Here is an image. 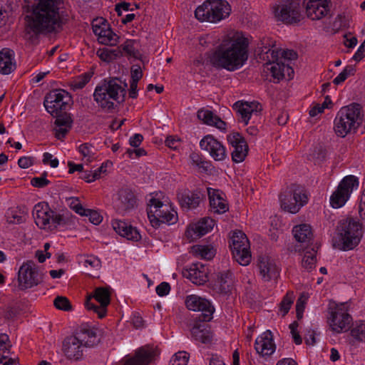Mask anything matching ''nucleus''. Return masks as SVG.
<instances>
[{"label": "nucleus", "instance_id": "obj_1", "mask_svg": "<svg viewBox=\"0 0 365 365\" xmlns=\"http://www.w3.org/2000/svg\"><path fill=\"white\" fill-rule=\"evenodd\" d=\"M62 0H38L26 3V34L34 41L39 35H47L61 29L68 19L61 15Z\"/></svg>", "mask_w": 365, "mask_h": 365}, {"label": "nucleus", "instance_id": "obj_2", "mask_svg": "<svg viewBox=\"0 0 365 365\" xmlns=\"http://www.w3.org/2000/svg\"><path fill=\"white\" fill-rule=\"evenodd\" d=\"M249 40L239 31L225 36L212 53L211 64L218 68L235 71L242 68L248 59Z\"/></svg>", "mask_w": 365, "mask_h": 365}, {"label": "nucleus", "instance_id": "obj_3", "mask_svg": "<svg viewBox=\"0 0 365 365\" xmlns=\"http://www.w3.org/2000/svg\"><path fill=\"white\" fill-rule=\"evenodd\" d=\"M127 84L122 86L118 78L104 80L95 89L94 101L103 109L111 110L124 101Z\"/></svg>", "mask_w": 365, "mask_h": 365}, {"label": "nucleus", "instance_id": "obj_4", "mask_svg": "<svg viewBox=\"0 0 365 365\" xmlns=\"http://www.w3.org/2000/svg\"><path fill=\"white\" fill-rule=\"evenodd\" d=\"M341 250H351L361 242L363 237V225L357 219L346 217L338 222L336 227Z\"/></svg>", "mask_w": 365, "mask_h": 365}, {"label": "nucleus", "instance_id": "obj_5", "mask_svg": "<svg viewBox=\"0 0 365 365\" xmlns=\"http://www.w3.org/2000/svg\"><path fill=\"white\" fill-rule=\"evenodd\" d=\"M334 123L337 136L344 138L349 133L356 132L361 123L359 104L352 103L342 107L338 111Z\"/></svg>", "mask_w": 365, "mask_h": 365}, {"label": "nucleus", "instance_id": "obj_6", "mask_svg": "<svg viewBox=\"0 0 365 365\" xmlns=\"http://www.w3.org/2000/svg\"><path fill=\"white\" fill-rule=\"evenodd\" d=\"M231 6L225 0H206L195 11L197 19L203 22L217 23L227 18Z\"/></svg>", "mask_w": 365, "mask_h": 365}, {"label": "nucleus", "instance_id": "obj_7", "mask_svg": "<svg viewBox=\"0 0 365 365\" xmlns=\"http://www.w3.org/2000/svg\"><path fill=\"white\" fill-rule=\"evenodd\" d=\"M148 217L153 227H158L162 223L174 224L178 220L177 212L168 202L152 197L148 202Z\"/></svg>", "mask_w": 365, "mask_h": 365}, {"label": "nucleus", "instance_id": "obj_8", "mask_svg": "<svg viewBox=\"0 0 365 365\" xmlns=\"http://www.w3.org/2000/svg\"><path fill=\"white\" fill-rule=\"evenodd\" d=\"M327 322L331 330L336 333L348 331L351 328L352 317L349 314L347 303H329Z\"/></svg>", "mask_w": 365, "mask_h": 365}, {"label": "nucleus", "instance_id": "obj_9", "mask_svg": "<svg viewBox=\"0 0 365 365\" xmlns=\"http://www.w3.org/2000/svg\"><path fill=\"white\" fill-rule=\"evenodd\" d=\"M33 215L36 225L43 230H53L65 223L63 215L51 210L45 202H39L34 206Z\"/></svg>", "mask_w": 365, "mask_h": 365}, {"label": "nucleus", "instance_id": "obj_10", "mask_svg": "<svg viewBox=\"0 0 365 365\" xmlns=\"http://www.w3.org/2000/svg\"><path fill=\"white\" fill-rule=\"evenodd\" d=\"M230 247L235 259L241 265L246 266L251 262L250 242L247 235L240 230L233 232Z\"/></svg>", "mask_w": 365, "mask_h": 365}, {"label": "nucleus", "instance_id": "obj_11", "mask_svg": "<svg viewBox=\"0 0 365 365\" xmlns=\"http://www.w3.org/2000/svg\"><path fill=\"white\" fill-rule=\"evenodd\" d=\"M18 288L26 290L37 286L41 282L37 264L32 260L24 262L18 272Z\"/></svg>", "mask_w": 365, "mask_h": 365}, {"label": "nucleus", "instance_id": "obj_12", "mask_svg": "<svg viewBox=\"0 0 365 365\" xmlns=\"http://www.w3.org/2000/svg\"><path fill=\"white\" fill-rule=\"evenodd\" d=\"M359 186V180L354 175L344 177L336 190L330 197V204L333 208L341 207L349 200L354 189Z\"/></svg>", "mask_w": 365, "mask_h": 365}, {"label": "nucleus", "instance_id": "obj_13", "mask_svg": "<svg viewBox=\"0 0 365 365\" xmlns=\"http://www.w3.org/2000/svg\"><path fill=\"white\" fill-rule=\"evenodd\" d=\"M71 100V97L67 91L61 89L53 90L46 94L43 105L52 116H56L68 108Z\"/></svg>", "mask_w": 365, "mask_h": 365}, {"label": "nucleus", "instance_id": "obj_14", "mask_svg": "<svg viewBox=\"0 0 365 365\" xmlns=\"http://www.w3.org/2000/svg\"><path fill=\"white\" fill-rule=\"evenodd\" d=\"M281 207L285 211L295 214L308 202V196L302 189L287 190L279 195Z\"/></svg>", "mask_w": 365, "mask_h": 365}, {"label": "nucleus", "instance_id": "obj_15", "mask_svg": "<svg viewBox=\"0 0 365 365\" xmlns=\"http://www.w3.org/2000/svg\"><path fill=\"white\" fill-rule=\"evenodd\" d=\"M278 21L286 24H295L300 21V4L298 0H287L284 4L277 6L274 10Z\"/></svg>", "mask_w": 365, "mask_h": 365}, {"label": "nucleus", "instance_id": "obj_16", "mask_svg": "<svg viewBox=\"0 0 365 365\" xmlns=\"http://www.w3.org/2000/svg\"><path fill=\"white\" fill-rule=\"evenodd\" d=\"M188 309L195 312H201L197 317L200 322H210L212 319L214 307L210 302L197 295L188 296L185 300Z\"/></svg>", "mask_w": 365, "mask_h": 365}, {"label": "nucleus", "instance_id": "obj_17", "mask_svg": "<svg viewBox=\"0 0 365 365\" xmlns=\"http://www.w3.org/2000/svg\"><path fill=\"white\" fill-rule=\"evenodd\" d=\"M156 347L145 345L137 349L132 356H126L123 365H148L158 356Z\"/></svg>", "mask_w": 365, "mask_h": 365}, {"label": "nucleus", "instance_id": "obj_18", "mask_svg": "<svg viewBox=\"0 0 365 365\" xmlns=\"http://www.w3.org/2000/svg\"><path fill=\"white\" fill-rule=\"evenodd\" d=\"M93 297L100 303V306L96 305L91 302V297H88L85 305L88 310H93L100 319L103 318L106 314V307L110 302V293L108 288L98 287L94 291Z\"/></svg>", "mask_w": 365, "mask_h": 365}, {"label": "nucleus", "instance_id": "obj_19", "mask_svg": "<svg viewBox=\"0 0 365 365\" xmlns=\"http://www.w3.org/2000/svg\"><path fill=\"white\" fill-rule=\"evenodd\" d=\"M227 140L232 147V160L237 163L245 160L248 153V145L244 137L239 133H232L227 135Z\"/></svg>", "mask_w": 365, "mask_h": 365}, {"label": "nucleus", "instance_id": "obj_20", "mask_svg": "<svg viewBox=\"0 0 365 365\" xmlns=\"http://www.w3.org/2000/svg\"><path fill=\"white\" fill-rule=\"evenodd\" d=\"M306 14L312 20H319L330 12V0H304Z\"/></svg>", "mask_w": 365, "mask_h": 365}, {"label": "nucleus", "instance_id": "obj_21", "mask_svg": "<svg viewBox=\"0 0 365 365\" xmlns=\"http://www.w3.org/2000/svg\"><path fill=\"white\" fill-rule=\"evenodd\" d=\"M202 150L209 153L210 155L216 161L224 160L227 158V151L221 142L212 135L205 136L200 142Z\"/></svg>", "mask_w": 365, "mask_h": 365}, {"label": "nucleus", "instance_id": "obj_22", "mask_svg": "<svg viewBox=\"0 0 365 365\" xmlns=\"http://www.w3.org/2000/svg\"><path fill=\"white\" fill-rule=\"evenodd\" d=\"M135 203L136 198L134 193L127 187L119 190L113 200V207L120 214H124L133 209Z\"/></svg>", "mask_w": 365, "mask_h": 365}, {"label": "nucleus", "instance_id": "obj_23", "mask_svg": "<svg viewBox=\"0 0 365 365\" xmlns=\"http://www.w3.org/2000/svg\"><path fill=\"white\" fill-rule=\"evenodd\" d=\"M233 109L237 112L239 121L247 125L252 115H257L262 110V106L256 102L239 101L234 103Z\"/></svg>", "mask_w": 365, "mask_h": 365}, {"label": "nucleus", "instance_id": "obj_24", "mask_svg": "<svg viewBox=\"0 0 365 365\" xmlns=\"http://www.w3.org/2000/svg\"><path fill=\"white\" fill-rule=\"evenodd\" d=\"M73 335L78 341L81 342L85 349L93 347L100 341L96 330L87 324H81Z\"/></svg>", "mask_w": 365, "mask_h": 365}, {"label": "nucleus", "instance_id": "obj_25", "mask_svg": "<svg viewBox=\"0 0 365 365\" xmlns=\"http://www.w3.org/2000/svg\"><path fill=\"white\" fill-rule=\"evenodd\" d=\"M208 269L202 263H193L184 268L182 275L197 285L204 284L208 280Z\"/></svg>", "mask_w": 365, "mask_h": 365}, {"label": "nucleus", "instance_id": "obj_26", "mask_svg": "<svg viewBox=\"0 0 365 365\" xmlns=\"http://www.w3.org/2000/svg\"><path fill=\"white\" fill-rule=\"evenodd\" d=\"M258 267L259 273L264 282H269L277 278L279 274V269L276 262L272 257L267 255L259 257Z\"/></svg>", "mask_w": 365, "mask_h": 365}, {"label": "nucleus", "instance_id": "obj_27", "mask_svg": "<svg viewBox=\"0 0 365 365\" xmlns=\"http://www.w3.org/2000/svg\"><path fill=\"white\" fill-rule=\"evenodd\" d=\"M215 225V221L210 217L202 218L197 223L190 225L186 232V237L190 241H194L211 231Z\"/></svg>", "mask_w": 365, "mask_h": 365}, {"label": "nucleus", "instance_id": "obj_28", "mask_svg": "<svg viewBox=\"0 0 365 365\" xmlns=\"http://www.w3.org/2000/svg\"><path fill=\"white\" fill-rule=\"evenodd\" d=\"M84 349L81 342L78 341L73 335L66 337L63 341V353L69 360H80L83 357Z\"/></svg>", "mask_w": 365, "mask_h": 365}, {"label": "nucleus", "instance_id": "obj_29", "mask_svg": "<svg viewBox=\"0 0 365 365\" xmlns=\"http://www.w3.org/2000/svg\"><path fill=\"white\" fill-rule=\"evenodd\" d=\"M102 22L93 23V31L98 36V41L100 43L104 45L113 46L118 42V37L108 27L105 20L101 19Z\"/></svg>", "mask_w": 365, "mask_h": 365}, {"label": "nucleus", "instance_id": "obj_30", "mask_svg": "<svg viewBox=\"0 0 365 365\" xmlns=\"http://www.w3.org/2000/svg\"><path fill=\"white\" fill-rule=\"evenodd\" d=\"M207 194L210 200V212L217 214H223L228 210V203L224 198V194L221 190L208 187Z\"/></svg>", "mask_w": 365, "mask_h": 365}, {"label": "nucleus", "instance_id": "obj_31", "mask_svg": "<svg viewBox=\"0 0 365 365\" xmlns=\"http://www.w3.org/2000/svg\"><path fill=\"white\" fill-rule=\"evenodd\" d=\"M255 348L257 352L262 356H270L274 352L276 346L273 341L272 334L269 330L266 331L256 339Z\"/></svg>", "mask_w": 365, "mask_h": 365}, {"label": "nucleus", "instance_id": "obj_32", "mask_svg": "<svg viewBox=\"0 0 365 365\" xmlns=\"http://www.w3.org/2000/svg\"><path fill=\"white\" fill-rule=\"evenodd\" d=\"M112 226L118 235L129 240L137 242L141 238L138 230L125 221L114 220L112 221Z\"/></svg>", "mask_w": 365, "mask_h": 365}, {"label": "nucleus", "instance_id": "obj_33", "mask_svg": "<svg viewBox=\"0 0 365 365\" xmlns=\"http://www.w3.org/2000/svg\"><path fill=\"white\" fill-rule=\"evenodd\" d=\"M112 226L118 235L129 240L137 242L141 238L138 230L125 221L114 220L112 221Z\"/></svg>", "mask_w": 365, "mask_h": 365}, {"label": "nucleus", "instance_id": "obj_34", "mask_svg": "<svg viewBox=\"0 0 365 365\" xmlns=\"http://www.w3.org/2000/svg\"><path fill=\"white\" fill-rule=\"evenodd\" d=\"M178 200L182 208L190 210L199 205L200 196L198 192L185 190L178 193Z\"/></svg>", "mask_w": 365, "mask_h": 365}, {"label": "nucleus", "instance_id": "obj_35", "mask_svg": "<svg viewBox=\"0 0 365 365\" xmlns=\"http://www.w3.org/2000/svg\"><path fill=\"white\" fill-rule=\"evenodd\" d=\"M268 61L271 66L269 70L274 78L279 80L283 78L286 73L289 76L294 73L293 68L288 63H285V62L282 60H273L271 58H269Z\"/></svg>", "mask_w": 365, "mask_h": 365}, {"label": "nucleus", "instance_id": "obj_36", "mask_svg": "<svg viewBox=\"0 0 365 365\" xmlns=\"http://www.w3.org/2000/svg\"><path fill=\"white\" fill-rule=\"evenodd\" d=\"M197 118L207 125L215 126L221 130H226V123L211 110L203 109L198 110Z\"/></svg>", "mask_w": 365, "mask_h": 365}, {"label": "nucleus", "instance_id": "obj_37", "mask_svg": "<svg viewBox=\"0 0 365 365\" xmlns=\"http://www.w3.org/2000/svg\"><path fill=\"white\" fill-rule=\"evenodd\" d=\"M232 284V273L227 271L218 273L213 287L217 292L225 294L230 292Z\"/></svg>", "mask_w": 365, "mask_h": 365}, {"label": "nucleus", "instance_id": "obj_38", "mask_svg": "<svg viewBox=\"0 0 365 365\" xmlns=\"http://www.w3.org/2000/svg\"><path fill=\"white\" fill-rule=\"evenodd\" d=\"M15 68L14 51L8 48H4L0 51V73L2 74H9Z\"/></svg>", "mask_w": 365, "mask_h": 365}, {"label": "nucleus", "instance_id": "obj_39", "mask_svg": "<svg viewBox=\"0 0 365 365\" xmlns=\"http://www.w3.org/2000/svg\"><path fill=\"white\" fill-rule=\"evenodd\" d=\"M191 334L195 340L203 344L210 343L212 339V333L206 324L195 325L191 330Z\"/></svg>", "mask_w": 365, "mask_h": 365}, {"label": "nucleus", "instance_id": "obj_40", "mask_svg": "<svg viewBox=\"0 0 365 365\" xmlns=\"http://www.w3.org/2000/svg\"><path fill=\"white\" fill-rule=\"evenodd\" d=\"M294 238L299 242H308L312 238V232L310 225L302 224L293 228Z\"/></svg>", "mask_w": 365, "mask_h": 365}, {"label": "nucleus", "instance_id": "obj_41", "mask_svg": "<svg viewBox=\"0 0 365 365\" xmlns=\"http://www.w3.org/2000/svg\"><path fill=\"white\" fill-rule=\"evenodd\" d=\"M272 58L273 60H282L285 62L287 61L294 60L297 58V53L293 50H272L271 53Z\"/></svg>", "mask_w": 365, "mask_h": 365}, {"label": "nucleus", "instance_id": "obj_42", "mask_svg": "<svg viewBox=\"0 0 365 365\" xmlns=\"http://www.w3.org/2000/svg\"><path fill=\"white\" fill-rule=\"evenodd\" d=\"M192 252L197 257L211 259L215 256V250L209 246L195 245L192 247Z\"/></svg>", "mask_w": 365, "mask_h": 365}, {"label": "nucleus", "instance_id": "obj_43", "mask_svg": "<svg viewBox=\"0 0 365 365\" xmlns=\"http://www.w3.org/2000/svg\"><path fill=\"white\" fill-rule=\"evenodd\" d=\"M351 335L359 341H365V321H358L353 324Z\"/></svg>", "mask_w": 365, "mask_h": 365}, {"label": "nucleus", "instance_id": "obj_44", "mask_svg": "<svg viewBox=\"0 0 365 365\" xmlns=\"http://www.w3.org/2000/svg\"><path fill=\"white\" fill-rule=\"evenodd\" d=\"M275 45V41L270 37L264 36L257 43V50L261 53L268 54L272 53V49Z\"/></svg>", "mask_w": 365, "mask_h": 365}, {"label": "nucleus", "instance_id": "obj_45", "mask_svg": "<svg viewBox=\"0 0 365 365\" xmlns=\"http://www.w3.org/2000/svg\"><path fill=\"white\" fill-rule=\"evenodd\" d=\"M78 150L88 163L92 162L96 158V150L94 147L90 144L84 143L81 145Z\"/></svg>", "mask_w": 365, "mask_h": 365}, {"label": "nucleus", "instance_id": "obj_46", "mask_svg": "<svg viewBox=\"0 0 365 365\" xmlns=\"http://www.w3.org/2000/svg\"><path fill=\"white\" fill-rule=\"evenodd\" d=\"M135 41L128 39L123 44L120 45L122 53L124 52L127 56L138 58L140 56L138 51L135 48Z\"/></svg>", "mask_w": 365, "mask_h": 365}, {"label": "nucleus", "instance_id": "obj_47", "mask_svg": "<svg viewBox=\"0 0 365 365\" xmlns=\"http://www.w3.org/2000/svg\"><path fill=\"white\" fill-rule=\"evenodd\" d=\"M316 262V251L312 249V251H307L305 252L302 264L303 267L309 271L315 267Z\"/></svg>", "mask_w": 365, "mask_h": 365}, {"label": "nucleus", "instance_id": "obj_48", "mask_svg": "<svg viewBox=\"0 0 365 365\" xmlns=\"http://www.w3.org/2000/svg\"><path fill=\"white\" fill-rule=\"evenodd\" d=\"M294 298V294L291 291L288 292L283 297L282 302H280V311L283 312V316H285L289 311Z\"/></svg>", "mask_w": 365, "mask_h": 365}, {"label": "nucleus", "instance_id": "obj_49", "mask_svg": "<svg viewBox=\"0 0 365 365\" xmlns=\"http://www.w3.org/2000/svg\"><path fill=\"white\" fill-rule=\"evenodd\" d=\"M355 73V68L353 66L349 65L344 68L342 72H341L334 80L333 83L336 85H339L351 76H353Z\"/></svg>", "mask_w": 365, "mask_h": 365}, {"label": "nucleus", "instance_id": "obj_50", "mask_svg": "<svg viewBox=\"0 0 365 365\" xmlns=\"http://www.w3.org/2000/svg\"><path fill=\"white\" fill-rule=\"evenodd\" d=\"M189 354L186 351H178L172 358L171 365H187Z\"/></svg>", "mask_w": 365, "mask_h": 365}, {"label": "nucleus", "instance_id": "obj_51", "mask_svg": "<svg viewBox=\"0 0 365 365\" xmlns=\"http://www.w3.org/2000/svg\"><path fill=\"white\" fill-rule=\"evenodd\" d=\"M53 304L56 309L63 311H70L72 308L69 300L66 297L63 296H58L54 299Z\"/></svg>", "mask_w": 365, "mask_h": 365}, {"label": "nucleus", "instance_id": "obj_52", "mask_svg": "<svg viewBox=\"0 0 365 365\" xmlns=\"http://www.w3.org/2000/svg\"><path fill=\"white\" fill-rule=\"evenodd\" d=\"M54 117L56 118L55 125L56 126L71 128L73 121L71 118L66 113L64 112L63 114L58 113V115Z\"/></svg>", "mask_w": 365, "mask_h": 365}, {"label": "nucleus", "instance_id": "obj_53", "mask_svg": "<svg viewBox=\"0 0 365 365\" xmlns=\"http://www.w3.org/2000/svg\"><path fill=\"white\" fill-rule=\"evenodd\" d=\"M193 165L202 169V170L207 171L208 170L209 163L202 160L200 155L197 153H193L190 156Z\"/></svg>", "mask_w": 365, "mask_h": 365}, {"label": "nucleus", "instance_id": "obj_54", "mask_svg": "<svg viewBox=\"0 0 365 365\" xmlns=\"http://www.w3.org/2000/svg\"><path fill=\"white\" fill-rule=\"evenodd\" d=\"M47 173L44 172L41 177H36L31 180V184L36 187H45L47 186L50 181L46 179Z\"/></svg>", "mask_w": 365, "mask_h": 365}, {"label": "nucleus", "instance_id": "obj_55", "mask_svg": "<svg viewBox=\"0 0 365 365\" xmlns=\"http://www.w3.org/2000/svg\"><path fill=\"white\" fill-rule=\"evenodd\" d=\"M83 216L88 217L90 222L96 225L103 220V217L97 211L90 209H86Z\"/></svg>", "mask_w": 365, "mask_h": 365}, {"label": "nucleus", "instance_id": "obj_56", "mask_svg": "<svg viewBox=\"0 0 365 365\" xmlns=\"http://www.w3.org/2000/svg\"><path fill=\"white\" fill-rule=\"evenodd\" d=\"M84 266L93 269H99L101 267V260L95 256H88L84 261Z\"/></svg>", "mask_w": 365, "mask_h": 365}, {"label": "nucleus", "instance_id": "obj_57", "mask_svg": "<svg viewBox=\"0 0 365 365\" xmlns=\"http://www.w3.org/2000/svg\"><path fill=\"white\" fill-rule=\"evenodd\" d=\"M299 326V324L297 322L294 321L289 325V329L291 334L292 335V338L294 339V341L296 344L299 345L302 342V339L297 331V327Z\"/></svg>", "mask_w": 365, "mask_h": 365}, {"label": "nucleus", "instance_id": "obj_58", "mask_svg": "<svg viewBox=\"0 0 365 365\" xmlns=\"http://www.w3.org/2000/svg\"><path fill=\"white\" fill-rule=\"evenodd\" d=\"M312 157L317 160V163L323 161L327 155L326 150L322 146H317L312 152Z\"/></svg>", "mask_w": 365, "mask_h": 365}, {"label": "nucleus", "instance_id": "obj_59", "mask_svg": "<svg viewBox=\"0 0 365 365\" xmlns=\"http://www.w3.org/2000/svg\"><path fill=\"white\" fill-rule=\"evenodd\" d=\"M70 200V207L76 213L83 216L86 209L82 206V205L79 202V200L77 198H71Z\"/></svg>", "mask_w": 365, "mask_h": 365}, {"label": "nucleus", "instance_id": "obj_60", "mask_svg": "<svg viewBox=\"0 0 365 365\" xmlns=\"http://www.w3.org/2000/svg\"><path fill=\"white\" fill-rule=\"evenodd\" d=\"M131 82L138 83L143 77V71L140 66L134 65L131 67Z\"/></svg>", "mask_w": 365, "mask_h": 365}, {"label": "nucleus", "instance_id": "obj_61", "mask_svg": "<svg viewBox=\"0 0 365 365\" xmlns=\"http://www.w3.org/2000/svg\"><path fill=\"white\" fill-rule=\"evenodd\" d=\"M43 164H49L51 168H57L58 165V160L57 158L53 159V155L49 153H44L43 155Z\"/></svg>", "mask_w": 365, "mask_h": 365}, {"label": "nucleus", "instance_id": "obj_62", "mask_svg": "<svg viewBox=\"0 0 365 365\" xmlns=\"http://www.w3.org/2000/svg\"><path fill=\"white\" fill-rule=\"evenodd\" d=\"M155 290L160 297L166 296L170 292V286L169 283L163 282L156 287Z\"/></svg>", "mask_w": 365, "mask_h": 365}, {"label": "nucleus", "instance_id": "obj_63", "mask_svg": "<svg viewBox=\"0 0 365 365\" xmlns=\"http://www.w3.org/2000/svg\"><path fill=\"white\" fill-rule=\"evenodd\" d=\"M111 51L108 48H100L97 51V56L103 61L110 62L112 58L110 57Z\"/></svg>", "mask_w": 365, "mask_h": 365}, {"label": "nucleus", "instance_id": "obj_64", "mask_svg": "<svg viewBox=\"0 0 365 365\" xmlns=\"http://www.w3.org/2000/svg\"><path fill=\"white\" fill-rule=\"evenodd\" d=\"M80 178L87 182H91L98 179V174L93 171H83Z\"/></svg>", "mask_w": 365, "mask_h": 365}]
</instances>
